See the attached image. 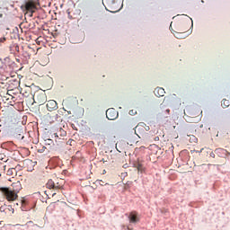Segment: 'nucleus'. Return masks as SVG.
Segmentation results:
<instances>
[{
  "instance_id": "obj_21",
  "label": "nucleus",
  "mask_w": 230,
  "mask_h": 230,
  "mask_svg": "<svg viewBox=\"0 0 230 230\" xmlns=\"http://www.w3.org/2000/svg\"><path fill=\"white\" fill-rule=\"evenodd\" d=\"M141 125H144V130H145V132H148V130H150V127L146 126V124L142 123Z\"/></svg>"
},
{
  "instance_id": "obj_17",
  "label": "nucleus",
  "mask_w": 230,
  "mask_h": 230,
  "mask_svg": "<svg viewBox=\"0 0 230 230\" xmlns=\"http://www.w3.org/2000/svg\"><path fill=\"white\" fill-rule=\"evenodd\" d=\"M22 10L25 13V15L30 12V2H26L24 5H22Z\"/></svg>"
},
{
  "instance_id": "obj_18",
  "label": "nucleus",
  "mask_w": 230,
  "mask_h": 230,
  "mask_svg": "<svg viewBox=\"0 0 230 230\" xmlns=\"http://www.w3.org/2000/svg\"><path fill=\"white\" fill-rule=\"evenodd\" d=\"M221 105H222L223 109H227V107H229V105H230L229 100L223 99L221 102Z\"/></svg>"
},
{
  "instance_id": "obj_19",
  "label": "nucleus",
  "mask_w": 230,
  "mask_h": 230,
  "mask_svg": "<svg viewBox=\"0 0 230 230\" xmlns=\"http://www.w3.org/2000/svg\"><path fill=\"white\" fill-rule=\"evenodd\" d=\"M26 206H28V200L26 199H22V211H26Z\"/></svg>"
},
{
  "instance_id": "obj_4",
  "label": "nucleus",
  "mask_w": 230,
  "mask_h": 230,
  "mask_svg": "<svg viewBox=\"0 0 230 230\" xmlns=\"http://www.w3.org/2000/svg\"><path fill=\"white\" fill-rule=\"evenodd\" d=\"M39 10H40V4L39 3V0H30V12L31 13V17Z\"/></svg>"
},
{
  "instance_id": "obj_9",
  "label": "nucleus",
  "mask_w": 230,
  "mask_h": 230,
  "mask_svg": "<svg viewBox=\"0 0 230 230\" xmlns=\"http://www.w3.org/2000/svg\"><path fill=\"white\" fill-rule=\"evenodd\" d=\"M202 114V111L199 109H191L189 112L190 118H197Z\"/></svg>"
},
{
  "instance_id": "obj_5",
  "label": "nucleus",
  "mask_w": 230,
  "mask_h": 230,
  "mask_svg": "<svg viewBox=\"0 0 230 230\" xmlns=\"http://www.w3.org/2000/svg\"><path fill=\"white\" fill-rule=\"evenodd\" d=\"M119 116L118 111L114 108H110L106 111V118L110 120L117 119Z\"/></svg>"
},
{
  "instance_id": "obj_1",
  "label": "nucleus",
  "mask_w": 230,
  "mask_h": 230,
  "mask_svg": "<svg viewBox=\"0 0 230 230\" xmlns=\"http://www.w3.org/2000/svg\"><path fill=\"white\" fill-rule=\"evenodd\" d=\"M0 191L4 197V199L8 200V202H13L14 200H17L18 195L10 188L1 187Z\"/></svg>"
},
{
  "instance_id": "obj_8",
  "label": "nucleus",
  "mask_w": 230,
  "mask_h": 230,
  "mask_svg": "<svg viewBox=\"0 0 230 230\" xmlns=\"http://www.w3.org/2000/svg\"><path fill=\"white\" fill-rule=\"evenodd\" d=\"M10 189L13 190L17 195V193L22 190V185L21 184V181H18L16 182H13Z\"/></svg>"
},
{
  "instance_id": "obj_25",
  "label": "nucleus",
  "mask_w": 230,
  "mask_h": 230,
  "mask_svg": "<svg viewBox=\"0 0 230 230\" xmlns=\"http://www.w3.org/2000/svg\"><path fill=\"white\" fill-rule=\"evenodd\" d=\"M6 40V38H0V42H4Z\"/></svg>"
},
{
  "instance_id": "obj_22",
  "label": "nucleus",
  "mask_w": 230,
  "mask_h": 230,
  "mask_svg": "<svg viewBox=\"0 0 230 230\" xmlns=\"http://www.w3.org/2000/svg\"><path fill=\"white\" fill-rule=\"evenodd\" d=\"M12 49H14V50H16L17 52H19V46L13 45V47H11V51H12Z\"/></svg>"
},
{
  "instance_id": "obj_28",
  "label": "nucleus",
  "mask_w": 230,
  "mask_h": 230,
  "mask_svg": "<svg viewBox=\"0 0 230 230\" xmlns=\"http://www.w3.org/2000/svg\"><path fill=\"white\" fill-rule=\"evenodd\" d=\"M31 40H34V42L37 41V38L32 39L31 36Z\"/></svg>"
},
{
  "instance_id": "obj_14",
  "label": "nucleus",
  "mask_w": 230,
  "mask_h": 230,
  "mask_svg": "<svg viewBox=\"0 0 230 230\" xmlns=\"http://www.w3.org/2000/svg\"><path fill=\"white\" fill-rule=\"evenodd\" d=\"M135 168H137V172H139L140 173L145 172V165H143V164H141L140 162H137L135 164Z\"/></svg>"
},
{
  "instance_id": "obj_15",
  "label": "nucleus",
  "mask_w": 230,
  "mask_h": 230,
  "mask_svg": "<svg viewBox=\"0 0 230 230\" xmlns=\"http://www.w3.org/2000/svg\"><path fill=\"white\" fill-rule=\"evenodd\" d=\"M39 21H40L39 17L31 20V24H30L31 28H37V25L39 24Z\"/></svg>"
},
{
  "instance_id": "obj_33",
  "label": "nucleus",
  "mask_w": 230,
  "mask_h": 230,
  "mask_svg": "<svg viewBox=\"0 0 230 230\" xmlns=\"http://www.w3.org/2000/svg\"><path fill=\"white\" fill-rule=\"evenodd\" d=\"M155 139V141H158V139H159V137H156Z\"/></svg>"
},
{
  "instance_id": "obj_23",
  "label": "nucleus",
  "mask_w": 230,
  "mask_h": 230,
  "mask_svg": "<svg viewBox=\"0 0 230 230\" xmlns=\"http://www.w3.org/2000/svg\"><path fill=\"white\" fill-rule=\"evenodd\" d=\"M136 113H137V111H135L134 110L129 111L130 116H134V114H136Z\"/></svg>"
},
{
  "instance_id": "obj_13",
  "label": "nucleus",
  "mask_w": 230,
  "mask_h": 230,
  "mask_svg": "<svg viewBox=\"0 0 230 230\" xmlns=\"http://www.w3.org/2000/svg\"><path fill=\"white\" fill-rule=\"evenodd\" d=\"M164 90L161 87H157L155 90V95L157 96V98H161V96H164Z\"/></svg>"
},
{
  "instance_id": "obj_29",
  "label": "nucleus",
  "mask_w": 230,
  "mask_h": 230,
  "mask_svg": "<svg viewBox=\"0 0 230 230\" xmlns=\"http://www.w3.org/2000/svg\"><path fill=\"white\" fill-rule=\"evenodd\" d=\"M37 164V162H32V166H35Z\"/></svg>"
},
{
  "instance_id": "obj_35",
  "label": "nucleus",
  "mask_w": 230,
  "mask_h": 230,
  "mask_svg": "<svg viewBox=\"0 0 230 230\" xmlns=\"http://www.w3.org/2000/svg\"><path fill=\"white\" fill-rule=\"evenodd\" d=\"M24 103H26L25 102H22V105H24Z\"/></svg>"
},
{
  "instance_id": "obj_20",
  "label": "nucleus",
  "mask_w": 230,
  "mask_h": 230,
  "mask_svg": "<svg viewBox=\"0 0 230 230\" xmlns=\"http://www.w3.org/2000/svg\"><path fill=\"white\" fill-rule=\"evenodd\" d=\"M13 172H15V169L12 168L7 171V175H13Z\"/></svg>"
},
{
  "instance_id": "obj_30",
  "label": "nucleus",
  "mask_w": 230,
  "mask_h": 230,
  "mask_svg": "<svg viewBox=\"0 0 230 230\" xmlns=\"http://www.w3.org/2000/svg\"><path fill=\"white\" fill-rule=\"evenodd\" d=\"M75 143V140H68V143Z\"/></svg>"
},
{
  "instance_id": "obj_2",
  "label": "nucleus",
  "mask_w": 230,
  "mask_h": 230,
  "mask_svg": "<svg viewBox=\"0 0 230 230\" xmlns=\"http://www.w3.org/2000/svg\"><path fill=\"white\" fill-rule=\"evenodd\" d=\"M106 10L111 13H116L121 10V3L118 0H105Z\"/></svg>"
},
{
  "instance_id": "obj_16",
  "label": "nucleus",
  "mask_w": 230,
  "mask_h": 230,
  "mask_svg": "<svg viewBox=\"0 0 230 230\" xmlns=\"http://www.w3.org/2000/svg\"><path fill=\"white\" fill-rule=\"evenodd\" d=\"M47 188H49V190H55V180H49L47 182Z\"/></svg>"
},
{
  "instance_id": "obj_24",
  "label": "nucleus",
  "mask_w": 230,
  "mask_h": 230,
  "mask_svg": "<svg viewBox=\"0 0 230 230\" xmlns=\"http://www.w3.org/2000/svg\"><path fill=\"white\" fill-rule=\"evenodd\" d=\"M45 149H46V147L43 146L42 149H39L38 152H40V154H42V152H44Z\"/></svg>"
},
{
  "instance_id": "obj_27",
  "label": "nucleus",
  "mask_w": 230,
  "mask_h": 230,
  "mask_svg": "<svg viewBox=\"0 0 230 230\" xmlns=\"http://www.w3.org/2000/svg\"><path fill=\"white\" fill-rule=\"evenodd\" d=\"M49 145H51V143H53V140L52 139H49Z\"/></svg>"
},
{
  "instance_id": "obj_32",
  "label": "nucleus",
  "mask_w": 230,
  "mask_h": 230,
  "mask_svg": "<svg viewBox=\"0 0 230 230\" xmlns=\"http://www.w3.org/2000/svg\"><path fill=\"white\" fill-rule=\"evenodd\" d=\"M166 112H167V114H169V112H170V109H167V110H166Z\"/></svg>"
},
{
  "instance_id": "obj_3",
  "label": "nucleus",
  "mask_w": 230,
  "mask_h": 230,
  "mask_svg": "<svg viewBox=\"0 0 230 230\" xmlns=\"http://www.w3.org/2000/svg\"><path fill=\"white\" fill-rule=\"evenodd\" d=\"M0 213L3 218L12 217L15 213V209L12 208V205H3L0 207Z\"/></svg>"
},
{
  "instance_id": "obj_34",
  "label": "nucleus",
  "mask_w": 230,
  "mask_h": 230,
  "mask_svg": "<svg viewBox=\"0 0 230 230\" xmlns=\"http://www.w3.org/2000/svg\"><path fill=\"white\" fill-rule=\"evenodd\" d=\"M55 195H57V193H53V197H55Z\"/></svg>"
},
{
  "instance_id": "obj_11",
  "label": "nucleus",
  "mask_w": 230,
  "mask_h": 230,
  "mask_svg": "<svg viewBox=\"0 0 230 230\" xmlns=\"http://www.w3.org/2000/svg\"><path fill=\"white\" fill-rule=\"evenodd\" d=\"M54 182H55V190H62V188L64 187L63 180H59L57 178L54 180Z\"/></svg>"
},
{
  "instance_id": "obj_12",
  "label": "nucleus",
  "mask_w": 230,
  "mask_h": 230,
  "mask_svg": "<svg viewBox=\"0 0 230 230\" xmlns=\"http://www.w3.org/2000/svg\"><path fill=\"white\" fill-rule=\"evenodd\" d=\"M190 35L185 30H179V32H177V39H186Z\"/></svg>"
},
{
  "instance_id": "obj_7",
  "label": "nucleus",
  "mask_w": 230,
  "mask_h": 230,
  "mask_svg": "<svg viewBox=\"0 0 230 230\" xmlns=\"http://www.w3.org/2000/svg\"><path fill=\"white\" fill-rule=\"evenodd\" d=\"M47 109L49 112H53V111L58 109V103H57L55 100L48 101Z\"/></svg>"
},
{
  "instance_id": "obj_10",
  "label": "nucleus",
  "mask_w": 230,
  "mask_h": 230,
  "mask_svg": "<svg viewBox=\"0 0 230 230\" xmlns=\"http://www.w3.org/2000/svg\"><path fill=\"white\" fill-rule=\"evenodd\" d=\"M136 130L137 132L142 136H145V134H146V131H145V125H142V124H138L137 127H136Z\"/></svg>"
},
{
  "instance_id": "obj_26",
  "label": "nucleus",
  "mask_w": 230,
  "mask_h": 230,
  "mask_svg": "<svg viewBox=\"0 0 230 230\" xmlns=\"http://www.w3.org/2000/svg\"><path fill=\"white\" fill-rule=\"evenodd\" d=\"M210 157L215 158V153H210Z\"/></svg>"
},
{
  "instance_id": "obj_6",
  "label": "nucleus",
  "mask_w": 230,
  "mask_h": 230,
  "mask_svg": "<svg viewBox=\"0 0 230 230\" xmlns=\"http://www.w3.org/2000/svg\"><path fill=\"white\" fill-rule=\"evenodd\" d=\"M128 220L130 224H137L141 218H139V214L137 211H131L128 215Z\"/></svg>"
},
{
  "instance_id": "obj_31",
  "label": "nucleus",
  "mask_w": 230,
  "mask_h": 230,
  "mask_svg": "<svg viewBox=\"0 0 230 230\" xmlns=\"http://www.w3.org/2000/svg\"><path fill=\"white\" fill-rule=\"evenodd\" d=\"M102 163H107V161H105V159H103V158L102 159Z\"/></svg>"
}]
</instances>
